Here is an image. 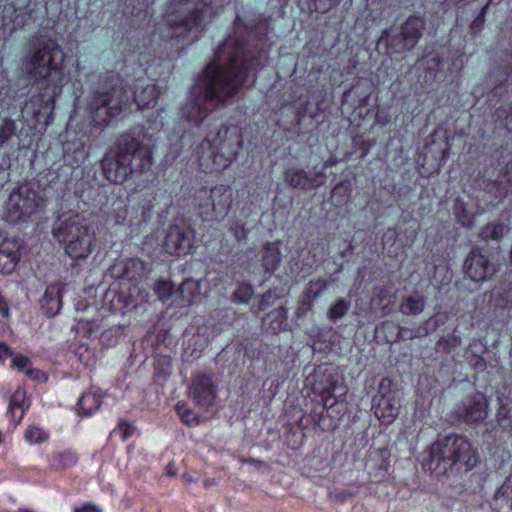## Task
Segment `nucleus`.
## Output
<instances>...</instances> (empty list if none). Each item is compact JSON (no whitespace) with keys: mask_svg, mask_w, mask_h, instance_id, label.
<instances>
[{"mask_svg":"<svg viewBox=\"0 0 512 512\" xmlns=\"http://www.w3.org/2000/svg\"><path fill=\"white\" fill-rule=\"evenodd\" d=\"M246 26L240 17H236L233 33L218 45L214 59L209 62L197 81V96H233L249 82L251 72L266 63V52L245 47L241 35Z\"/></svg>","mask_w":512,"mask_h":512,"instance_id":"nucleus-1","label":"nucleus"},{"mask_svg":"<svg viewBox=\"0 0 512 512\" xmlns=\"http://www.w3.org/2000/svg\"><path fill=\"white\" fill-rule=\"evenodd\" d=\"M65 53L49 35H34L21 62L22 71L33 84L47 86L63 74Z\"/></svg>","mask_w":512,"mask_h":512,"instance_id":"nucleus-2","label":"nucleus"},{"mask_svg":"<svg viewBox=\"0 0 512 512\" xmlns=\"http://www.w3.org/2000/svg\"><path fill=\"white\" fill-rule=\"evenodd\" d=\"M212 0H170L164 14L165 25L171 32L165 39L183 38L198 29L208 13Z\"/></svg>","mask_w":512,"mask_h":512,"instance_id":"nucleus-3","label":"nucleus"},{"mask_svg":"<svg viewBox=\"0 0 512 512\" xmlns=\"http://www.w3.org/2000/svg\"><path fill=\"white\" fill-rule=\"evenodd\" d=\"M426 19L422 16L411 15L401 26H391L383 30L379 46H385L388 55L402 54L412 50L423 36Z\"/></svg>","mask_w":512,"mask_h":512,"instance_id":"nucleus-4","label":"nucleus"},{"mask_svg":"<svg viewBox=\"0 0 512 512\" xmlns=\"http://www.w3.org/2000/svg\"><path fill=\"white\" fill-rule=\"evenodd\" d=\"M38 192L28 184L20 185L9 196L5 205V216L12 223L27 221L42 204Z\"/></svg>","mask_w":512,"mask_h":512,"instance_id":"nucleus-5","label":"nucleus"},{"mask_svg":"<svg viewBox=\"0 0 512 512\" xmlns=\"http://www.w3.org/2000/svg\"><path fill=\"white\" fill-rule=\"evenodd\" d=\"M64 240L66 253L73 258H86L92 253L93 234L85 225L69 224Z\"/></svg>","mask_w":512,"mask_h":512,"instance_id":"nucleus-6","label":"nucleus"},{"mask_svg":"<svg viewBox=\"0 0 512 512\" xmlns=\"http://www.w3.org/2000/svg\"><path fill=\"white\" fill-rule=\"evenodd\" d=\"M457 436H447L434 442L427 451V467L430 470H446L455 464Z\"/></svg>","mask_w":512,"mask_h":512,"instance_id":"nucleus-7","label":"nucleus"},{"mask_svg":"<svg viewBox=\"0 0 512 512\" xmlns=\"http://www.w3.org/2000/svg\"><path fill=\"white\" fill-rule=\"evenodd\" d=\"M102 167L110 181L122 183L132 173V154L129 151H111L102 160Z\"/></svg>","mask_w":512,"mask_h":512,"instance_id":"nucleus-8","label":"nucleus"},{"mask_svg":"<svg viewBox=\"0 0 512 512\" xmlns=\"http://www.w3.org/2000/svg\"><path fill=\"white\" fill-rule=\"evenodd\" d=\"M496 271L478 248L472 249L465 261V273L474 282H484Z\"/></svg>","mask_w":512,"mask_h":512,"instance_id":"nucleus-9","label":"nucleus"},{"mask_svg":"<svg viewBox=\"0 0 512 512\" xmlns=\"http://www.w3.org/2000/svg\"><path fill=\"white\" fill-rule=\"evenodd\" d=\"M217 387L210 376L197 375L190 387V396L200 406L212 405L216 399Z\"/></svg>","mask_w":512,"mask_h":512,"instance_id":"nucleus-10","label":"nucleus"},{"mask_svg":"<svg viewBox=\"0 0 512 512\" xmlns=\"http://www.w3.org/2000/svg\"><path fill=\"white\" fill-rule=\"evenodd\" d=\"M22 243L17 238H5L0 235V272L11 273L19 259Z\"/></svg>","mask_w":512,"mask_h":512,"instance_id":"nucleus-11","label":"nucleus"},{"mask_svg":"<svg viewBox=\"0 0 512 512\" xmlns=\"http://www.w3.org/2000/svg\"><path fill=\"white\" fill-rule=\"evenodd\" d=\"M164 249L170 255L178 257L188 255L192 250L190 233L177 226L171 227L165 237Z\"/></svg>","mask_w":512,"mask_h":512,"instance_id":"nucleus-12","label":"nucleus"},{"mask_svg":"<svg viewBox=\"0 0 512 512\" xmlns=\"http://www.w3.org/2000/svg\"><path fill=\"white\" fill-rule=\"evenodd\" d=\"M65 290V285L62 283H54L47 287L42 299L41 309L48 316H55L59 313L62 307L61 296Z\"/></svg>","mask_w":512,"mask_h":512,"instance_id":"nucleus-13","label":"nucleus"},{"mask_svg":"<svg viewBox=\"0 0 512 512\" xmlns=\"http://www.w3.org/2000/svg\"><path fill=\"white\" fill-rule=\"evenodd\" d=\"M454 456L455 464L459 463L463 465L467 470H471L478 463L477 452L472 448L469 441L464 437L457 436Z\"/></svg>","mask_w":512,"mask_h":512,"instance_id":"nucleus-14","label":"nucleus"},{"mask_svg":"<svg viewBox=\"0 0 512 512\" xmlns=\"http://www.w3.org/2000/svg\"><path fill=\"white\" fill-rule=\"evenodd\" d=\"M399 414V409L394 401L387 396H381L375 408V415L383 424H391Z\"/></svg>","mask_w":512,"mask_h":512,"instance_id":"nucleus-15","label":"nucleus"},{"mask_svg":"<svg viewBox=\"0 0 512 512\" xmlns=\"http://www.w3.org/2000/svg\"><path fill=\"white\" fill-rule=\"evenodd\" d=\"M201 283L198 280L186 279L178 289L179 298L184 305L190 306L197 303L201 297Z\"/></svg>","mask_w":512,"mask_h":512,"instance_id":"nucleus-16","label":"nucleus"},{"mask_svg":"<svg viewBox=\"0 0 512 512\" xmlns=\"http://www.w3.org/2000/svg\"><path fill=\"white\" fill-rule=\"evenodd\" d=\"M28 407L26 392L22 388H18L11 397L8 413L12 421L18 424L24 415L25 409Z\"/></svg>","mask_w":512,"mask_h":512,"instance_id":"nucleus-17","label":"nucleus"},{"mask_svg":"<svg viewBox=\"0 0 512 512\" xmlns=\"http://www.w3.org/2000/svg\"><path fill=\"white\" fill-rule=\"evenodd\" d=\"M112 100H117V98H110L109 102L97 107L94 114V121L98 125H108L113 118L120 114L118 104L113 103Z\"/></svg>","mask_w":512,"mask_h":512,"instance_id":"nucleus-18","label":"nucleus"},{"mask_svg":"<svg viewBox=\"0 0 512 512\" xmlns=\"http://www.w3.org/2000/svg\"><path fill=\"white\" fill-rule=\"evenodd\" d=\"M12 367L28 375L30 378L36 381H44L46 376L43 372L35 369L31 366L30 359L23 355H15L12 358Z\"/></svg>","mask_w":512,"mask_h":512,"instance_id":"nucleus-19","label":"nucleus"},{"mask_svg":"<svg viewBox=\"0 0 512 512\" xmlns=\"http://www.w3.org/2000/svg\"><path fill=\"white\" fill-rule=\"evenodd\" d=\"M281 260V252L277 244H268L262 252V265L266 271H274Z\"/></svg>","mask_w":512,"mask_h":512,"instance_id":"nucleus-20","label":"nucleus"},{"mask_svg":"<svg viewBox=\"0 0 512 512\" xmlns=\"http://www.w3.org/2000/svg\"><path fill=\"white\" fill-rule=\"evenodd\" d=\"M487 415V401L484 396L477 395L466 408V416L471 421H480Z\"/></svg>","mask_w":512,"mask_h":512,"instance_id":"nucleus-21","label":"nucleus"},{"mask_svg":"<svg viewBox=\"0 0 512 512\" xmlns=\"http://www.w3.org/2000/svg\"><path fill=\"white\" fill-rule=\"evenodd\" d=\"M285 181L295 188H306L311 186L310 180L305 171L298 168H289L284 173Z\"/></svg>","mask_w":512,"mask_h":512,"instance_id":"nucleus-22","label":"nucleus"},{"mask_svg":"<svg viewBox=\"0 0 512 512\" xmlns=\"http://www.w3.org/2000/svg\"><path fill=\"white\" fill-rule=\"evenodd\" d=\"M78 406L83 415H90L100 408L101 399L94 392H86L79 399Z\"/></svg>","mask_w":512,"mask_h":512,"instance_id":"nucleus-23","label":"nucleus"},{"mask_svg":"<svg viewBox=\"0 0 512 512\" xmlns=\"http://www.w3.org/2000/svg\"><path fill=\"white\" fill-rule=\"evenodd\" d=\"M78 458L71 450L57 451L52 455V462L56 469L66 470L76 465Z\"/></svg>","mask_w":512,"mask_h":512,"instance_id":"nucleus-24","label":"nucleus"},{"mask_svg":"<svg viewBox=\"0 0 512 512\" xmlns=\"http://www.w3.org/2000/svg\"><path fill=\"white\" fill-rule=\"evenodd\" d=\"M424 307V299L419 295H412L402 302L400 305V311L405 315H416L421 313Z\"/></svg>","mask_w":512,"mask_h":512,"instance_id":"nucleus-25","label":"nucleus"},{"mask_svg":"<svg viewBox=\"0 0 512 512\" xmlns=\"http://www.w3.org/2000/svg\"><path fill=\"white\" fill-rule=\"evenodd\" d=\"M24 438L29 444L37 445L45 442L49 438V433L39 425L32 424L26 429Z\"/></svg>","mask_w":512,"mask_h":512,"instance_id":"nucleus-26","label":"nucleus"},{"mask_svg":"<svg viewBox=\"0 0 512 512\" xmlns=\"http://www.w3.org/2000/svg\"><path fill=\"white\" fill-rule=\"evenodd\" d=\"M349 307H350L349 302L343 298H340V299L336 300V302L329 307V309L327 311V317L330 320L336 321V320L342 318L347 313Z\"/></svg>","mask_w":512,"mask_h":512,"instance_id":"nucleus-27","label":"nucleus"},{"mask_svg":"<svg viewBox=\"0 0 512 512\" xmlns=\"http://www.w3.org/2000/svg\"><path fill=\"white\" fill-rule=\"evenodd\" d=\"M506 231V227L500 223H489L481 230L480 236L483 239H500Z\"/></svg>","mask_w":512,"mask_h":512,"instance_id":"nucleus-28","label":"nucleus"},{"mask_svg":"<svg viewBox=\"0 0 512 512\" xmlns=\"http://www.w3.org/2000/svg\"><path fill=\"white\" fill-rule=\"evenodd\" d=\"M155 293L161 300L169 299L174 293V284L168 280H159L155 283Z\"/></svg>","mask_w":512,"mask_h":512,"instance_id":"nucleus-29","label":"nucleus"},{"mask_svg":"<svg viewBox=\"0 0 512 512\" xmlns=\"http://www.w3.org/2000/svg\"><path fill=\"white\" fill-rule=\"evenodd\" d=\"M134 431L135 429L131 424L124 420H120L112 431V435L126 441L133 435Z\"/></svg>","mask_w":512,"mask_h":512,"instance_id":"nucleus-30","label":"nucleus"},{"mask_svg":"<svg viewBox=\"0 0 512 512\" xmlns=\"http://www.w3.org/2000/svg\"><path fill=\"white\" fill-rule=\"evenodd\" d=\"M337 388H338V384L336 382H334L330 386H328L324 389V393L327 394V396L323 397V402H324L325 407L331 408L336 401H344L345 391H343L340 395L336 396L335 401H332L333 393L336 391Z\"/></svg>","mask_w":512,"mask_h":512,"instance_id":"nucleus-31","label":"nucleus"},{"mask_svg":"<svg viewBox=\"0 0 512 512\" xmlns=\"http://www.w3.org/2000/svg\"><path fill=\"white\" fill-rule=\"evenodd\" d=\"M253 294L252 287L249 285L240 286L232 295V300L235 303H247Z\"/></svg>","mask_w":512,"mask_h":512,"instance_id":"nucleus-32","label":"nucleus"},{"mask_svg":"<svg viewBox=\"0 0 512 512\" xmlns=\"http://www.w3.org/2000/svg\"><path fill=\"white\" fill-rule=\"evenodd\" d=\"M176 410L182 420L187 424H190L193 421V415L185 403H178L176 405Z\"/></svg>","mask_w":512,"mask_h":512,"instance_id":"nucleus-33","label":"nucleus"},{"mask_svg":"<svg viewBox=\"0 0 512 512\" xmlns=\"http://www.w3.org/2000/svg\"><path fill=\"white\" fill-rule=\"evenodd\" d=\"M72 512H103L102 508L92 502H86L79 506H75Z\"/></svg>","mask_w":512,"mask_h":512,"instance_id":"nucleus-34","label":"nucleus"},{"mask_svg":"<svg viewBox=\"0 0 512 512\" xmlns=\"http://www.w3.org/2000/svg\"><path fill=\"white\" fill-rule=\"evenodd\" d=\"M316 9L320 11H327L332 7L336 6L338 0H315Z\"/></svg>","mask_w":512,"mask_h":512,"instance_id":"nucleus-35","label":"nucleus"},{"mask_svg":"<svg viewBox=\"0 0 512 512\" xmlns=\"http://www.w3.org/2000/svg\"><path fill=\"white\" fill-rule=\"evenodd\" d=\"M10 357H12L10 348L5 343H0V361L5 362Z\"/></svg>","mask_w":512,"mask_h":512,"instance_id":"nucleus-36","label":"nucleus"},{"mask_svg":"<svg viewBox=\"0 0 512 512\" xmlns=\"http://www.w3.org/2000/svg\"><path fill=\"white\" fill-rule=\"evenodd\" d=\"M0 314L4 317H7L9 315V308L7 304L0 299Z\"/></svg>","mask_w":512,"mask_h":512,"instance_id":"nucleus-37","label":"nucleus"},{"mask_svg":"<svg viewBox=\"0 0 512 512\" xmlns=\"http://www.w3.org/2000/svg\"><path fill=\"white\" fill-rule=\"evenodd\" d=\"M166 474L169 475V476H172V477L177 474V470H176L175 466L172 463L167 465V467H166Z\"/></svg>","mask_w":512,"mask_h":512,"instance_id":"nucleus-38","label":"nucleus"},{"mask_svg":"<svg viewBox=\"0 0 512 512\" xmlns=\"http://www.w3.org/2000/svg\"><path fill=\"white\" fill-rule=\"evenodd\" d=\"M140 99L141 100L148 99V101L145 103V105H147L148 107H152V106L156 105L155 98H140Z\"/></svg>","mask_w":512,"mask_h":512,"instance_id":"nucleus-39","label":"nucleus"},{"mask_svg":"<svg viewBox=\"0 0 512 512\" xmlns=\"http://www.w3.org/2000/svg\"><path fill=\"white\" fill-rule=\"evenodd\" d=\"M431 62L433 63V66H438L440 64V60L438 57H433L431 59Z\"/></svg>","mask_w":512,"mask_h":512,"instance_id":"nucleus-40","label":"nucleus"},{"mask_svg":"<svg viewBox=\"0 0 512 512\" xmlns=\"http://www.w3.org/2000/svg\"><path fill=\"white\" fill-rule=\"evenodd\" d=\"M3 439H4V437H3V433L0 431V445H1V444H2V442H3Z\"/></svg>","mask_w":512,"mask_h":512,"instance_id":"nucleus-41","label":"nucleus"},{"mask_svg":"<svg viewBox=\"0 0 512 512\" xmlns=\"http://www.w3.org/2000/svg\"><path fill=\"white\" fill-rule=\"evenodd\" d=\"M137 105H138L139 107H143L144 103H143L142 101H139V102H137Z\"/></svg>","mask_w":512,"mask_h":512,"instance_id":"nucleus-42","label":"nucleus"},{"mask_svg":"<svg viewBox=\"0 0 512 512\" xmlns=\"http://www.w3.org/2000/svg\"><path fill=\"white\" fill-rule=\"evenodd\" d=\"M22 512H36V511L25 509V510H22Z\"/></svg>","mask_w":512,"mask_h":512,"instance_id":"nucleus-43","label":"nucleus"},{"mask_svg":"<svg viewBox=\"0 0 512 512\" xmlns=\"http://www.w3.org/2000/svg\"><path fill=\"white\" fill-rule=\"evenodd\" d=\"M429 75H430V77H434V78L436 77V74H432L431 72H429Z\"/></svg>","mask_w":512,"mask_h":512,"instance_id":"nucleus-44","label":"nucleus"}]
</instances>
